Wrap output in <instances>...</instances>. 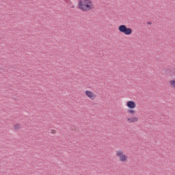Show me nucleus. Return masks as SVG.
<instances>
[{"instance_id":"obj_1","label":"nucleus","mask_w":175,"mask_h":175,"mask_svg":"<svg viewBox=\"0 0 175 175\" xmlns=\"http://www.w3.org/2000/svg\"><path fill=\"white\" fill-rule=\"evenodd\" d=\"M126 106L127 108H129V110L127 111V113L129 114H131V116L126 118V121L129 124H133V122H137L139 121V117L135 116L136 114V107L137 105L136 104V102L133 100H129L126 103Z\"/></svg>"},{"instance_id":"obj_2","label":"nucleus","mask_w":175,"mask_h":175,"mask_svg":"<svg viewBox=\"0 0 175 175\" xmlns=\"http://www.w3.org/2000/svg\"><path fill=\"white\" fill-rule=\"evenodd\" d=\"M78 8L82 12H91L95 9L92 0H78Z\"/></svg>"},{"instance_id":"obj_3","label":"nucleus","mask_w":175,"mask_h":175,"mask_svg":"<svg viewBox=\"0 0 175 175\" xmlns=\"http://www.w3.org/2000/svg\"><path fill=\"white\" fill-rule=\"evenodd\" d=\"M116 157L118 158V161L122 163H126V162H128V155L125 154V152H124V151L122 150L116 151Z\"/></svg>"},{"instance_id":"obj_4","label":"nucleus","mask_w":175,"mask_h":175,"mask_svg":"<svg viewBox=\"0 0 175 175\" xmlns=\"http://www.w3.org/2000/svg\"><path fill=\"white\" fill-rule=\"evenodd\" d=\"M118 31L121 33H124V35H126L127 36H129V35H132V29L130 27H126L125 25H120L118 27Z\"/></svg>"},{"instance_id":"obj_5","label":"nucleus","mask_w":175,"mask_h":175,"mask_svg":"<svg viewBox=\"0 0 175 175\" xmlns=\"http://www.w3.org/2000/svg\"><path fill=\"white\" fill-rule=\"evenodd\" d=\"M84 94L86 98L90 99V100H95V99L97 98L96 94L91 90H85Z\"/></svg>"},{"instance_id":"obj_6","label":"nucleus","mask_w":175,"mask_h":175,"mask_svg":"<svg viewBox=\"0 0 175 175\" xmlns=\"http://www.w3.org/2000/svg\"><path fill=\"white\" fill-rule=\"evenodd\" d=\"M169 84L170 87H172V88H175V79L170 80L169 81Z\"/></svg>"},{"instance_id":"obj_7","label":"nucleus","mask_w":175,"mask_h":175,"mask_svg":"<svg viewBox=\"0 0 175 175\" xmlns=\"http://www.w3.org/2000/svg\"><path fill=\"white\" fill-rule=\"evenodd\" d=\"M21 124L16 123L14 125V129H15V131H18V129H21Z\"/></svg>"},{"instance_id":"obj_8","label":"nucleus","mask_w":175,"mask_h":175,"mask_svg":"<svg viewBox=\"0 0 175 175\" xmlns=\"http://www.w3.org/2000/svg\"><path fill=\"white\" fill-rule=\"evenodd\" d=\"M54 132H55V131L53 130V131H52V133H54Z\"/></svg>"}]
</instances>
